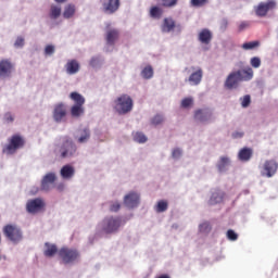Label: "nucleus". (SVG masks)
Returning <instances> with one entry per match:
<instances>
[{
    "instance_id": "obj_1",
    "label": "nucleus",
    "mask_w": 278,
    "mask_h": 278,
    "mask_svg": "<svg viewBox=\"0 0 278 278\" xmlns=\"http://www.w3.org/2000/svg\"><path fill=\"white\" fill-rule=\"evenodd\" d=\"M251 79H253V68L245 67L244 70L231 72L226 77L224 86L227 90H236L241 81H251Z\"/></svg>"
},
{
    "instance_id": "obj_2",
    "label": "nucleus",
    "mask_w": 278,
    "mask_h": 278,
    "mask_svg": "<svg viewBox=\"0 0 278 278\" xmlns=\"http://www.w3.org/2000/svg\"><path fill=\"white\" fill-rule=\"evenodd\" d=\"M114 110L117 114H129L134 110V99L127 93H123L114 100Z\"/></svg>"
},
{
    "instance_id": "obj_3",
    "label": "nucleus",
    "mask_w": 278,
    "mask_h": 278,
    "mask_svg": "<svg viewBox=\"0 0 278 278\" xmlns=\"http://www.w3.org/2000/svg\"><path fill=\"white\" fill-rule=\"evenodd\" d=\"M2 233L13 244L23 242V229L16 224H7L2 228Z\"/></svg>"
},
{
    "instance_id": "obj_4",
    "label": "nucleus",
    "mask_w": 278,
    "mask_h": 278,
    "mask_svg": "<svg viewBox=\"0 0 278 278\" xmlns=\"http://www.w3.org/2000/svg\"><path fill=\"white\" fill-rule=\"evenodd\" d=\"M8 144L3 148V153L8 155H14L18 149H23L25 147V139L21 137V135H13L9 140Z\"/></svg>"
},
{
    "instance_id": "obj_5",
    "label": "nucleus",
    "mask_w": 278,
    "mask_h": 278,
    "mask_svg": "<svg viewBox=\"0 0 278 278\" xmlns=\"http://www.w3.org/2000/svg\"><path fill=\"white\" fill-rule=\"evenodd\" d=\"M54 153H55L56 157H61L62 160H64L66 157H73V155H75V153H77V146H75V143L73 141L67 139L64 141L62 147L56 148L54 150Z\"/></svg>"
},
{
    "instance_id": "obj_6",
    "label": "nucleus",
    "mask_w": 278,
    "mask_h": 278,
    "mask_svg": "<svg viewBox=\"0 0 278 278\" xmlns=\"http://www.w3.org/2000/svg\"><path fill=\"white\" fill-rule=\"evenodd\" d=\"M59 257L62 260L63 264H73V262L79 260V251L63 247L59 250Z\"/></svg>"
},
{
    "instance_id": "obj_7",
    "label": "nucleus",
    "mask_w": 278,
    "mask_h": 278,
    "mask_svg": "<svg viewBox=\"0 0 278 278\" xmlns=\"http://www.w3.org/2000/svg\"><path fill=\"white\" fill-rule=\"evenodd\" d=\"M121 228V219L118 217H106L103 220L102 229L104 233H116Z\"/></svg>"
},
{
    "instance_id": "obj_8",
    "label": "nucleus",
    "mask_w": 278,
    "mask_h": 278,
    "mask_svg": "<svg viewBox=\"0 0 278 278\" xmlns=\"http://www.w3.org/2000/svg\"><path fill=\"white\" fill-rule=\"evenodd\" d=\"M278 170V163L275 160H267L262 166L261 175L262 177H275Z\"/></svg>"
},
{
    "instance_id": "obj_9",
    "label": "nucleus",
    "mask_w": 278,
    "mask_h": 278,
    "mask_svg": "<svg viewBox=\"0 0 278 278\" xmlns=\"http://www.w3.org/2000/svg\"><path fill=\"white\" fill-rule=\"evenodd\" d=\"M277 8V2L275 0H268L267 2H261L258 5L254 7V12L256 16L264 17L270 10Z\"/></svg>"
},
{
    "instance_id": "obj_10",
    "label": "nucleus",
    "mask_w": 278,
    "mask_h": 278,
    "mask_svg": "<svg viewBox=\"0 0 278 278\" xmlns=\"http://www.w3.org/2000/svg\"><path fill=\"white\" fill-rule=\"evenodd\" d=\"M161 29L164 34H170V31H175V29L181 31V24H177L173 17H165Z\"/></svg>"
},
{
    "instance_id": "obj_11",
    "label": "nucleus",
    "mask_w": 278,
    "mask_h": 278,
    "mask_svg": "<svg viewBox=\"0 0 278 278\" xmlns=\"http://www.w3.org/2000/svg\"><path fill=\"white\" fill-rule=\"evenodd\" d=\"M52 116L55 123H62L66 118V105L62 102L54 105Z\"/></svg>"
},
{
    "instance_id": "obj_12",
    "label": "nucleus",
    "mask_w": 278,
    "mask_h": 278,
    "mask_svg": "<svg viewBox=\"0 0 278 278\" xmlns=\"http://www.w3.org/2000/svg\"><path fill=\"white\" fill-rule=\"evenodd\" d=\"M103 12L105 14H114L118 12V8H121V0H104L102 2Z\"/></svg>"
},
{
    "instance_id": "obj_13",
    "label": "nucleus",
    "mask_w": 278,
    "mask_h": 278,
    "mask_svg": "<svg viewBox=\"0 0 278 278\" xmlns=\"http://www.w3.org/2000/svg\"><path fill=\"white\" fill-rule=\"evenodd\" d=\"M212 116H214V113L210 109H199L194 112V119L199 123H207L212 121Z\"/></svg>"
},
{
    "instance_id": "obj_14",
    "label": "nucleus",
    "mask_w": 278,
    "mask_h": 278,
    "mask_svg": "<svg viewBox=\"0 0 278 278\" xmlns=\"http://www.w3.org/2000/svg\"><path fill=\"white\" fill-rule=\"evenodd\" d=\"M45 207V202L41 199L29 200L26 204V210L28 214H36Z\"/></svg>"
},
{
    "instance_id": "obj_15",
    "label": "nucleus",
    "mask_w": 278,
    "mask_h": 278,
    "mask_svg": "<svg viewBox=\"0 0 278 278\" xmlns=\"http://www.w3.org/2000/svg\"><path fill=\"white\" fill-rule=\"evenodd\" d=\"M14 71V64L8 59L0 61V77H10Z\"/></svg>"
},
{
    "instance_id": "obj_16",
    "label": "nucleus",
    "mask_w": 278,
    "mask_h": 278,
    "mask_svg": "<svg viewBox=\"0 0 278 278\" xmlns=\"http://www.w3.org/2000/svg\"><path fill=\"white\" fill-rule=\"evenodd\" d=\"M140 203V195L136 192H130L124 198V205L126 207H138Z\"/></svg>"
},
{
    "instance_id": "obj_17",
    "label": "nucleus",
    "mask_w": 278,
    "mask_h": 278,
    "mask_svg": "<svg viewBox=\"0 0 278 278\" xmlns=\"http://www.w3.org/2000/svg\"><path fill=\"white\" fill-rule=\"evenodd\" d=\"M55 174L54 173H48L41 180V190H45L48 192V190H51V186L55 184Z\"/></svg>"
},
{
    "instance_id": "obj_18",
    "label": "nucleus",
    "mask_w": 278,
    "mask_h": 278,
    "mask_svg": "<svg viewBox=\"0 0 278 278\" xmlns=\"http://www.w3.org/2000/svg\"><path fill=\"white\" fill-rule=\"evenodd\" d=\"M212 30L207 28L200 30L198 34V40L201 42V45H210L212 42Z\"/></svg>"
},
{
    "instance_id": "obj_19",
    "label": "nucleus",
    "mask_w": 278,
    "mask_h": 278,
    "mask_svg": "<svg viewBox=\"0 0 278 278\" xmlns=\"http://www.w3.org/2000/svg\"><path fill=\"white\" fill-rule=\"evenodd\" d=\"M203 79V70L201 67H198L188 78V81L191 84V86H199L201 84V80Z\"/></svg>"
},
{
    "instance_id": "obj_20",
    "label": "nucleus",
    "mask_w": 278,
    "mask_h": 278,
    "mask_svg": "<svg viewBox=\"0 0 278 278\" xmlns=\"http://www.w3.org/2000/svg\"><path fill=\"white\" fill-rule=\"evenodd\" d=\"M225 199V192L220 191V189H215L212 192V195L208 200V205H217V203H223Z\"/></svg>"
},
{
    "instance_id": "obj_21",
    "label": "nucleus",
    "mask_w": 278,
    "mask_h": 278,
    "mask_svg": "<svg viewBox=\"0 0 278 278\" xmlns=\"http://www.w3.org/2000/svg\"><path fill=\"white\" fill-rule=\"evenodd\" d=\"M121 36V33L116 28H109L106 30V42L108 45H114L116 40H118V37Z\"/></svg>"
},
{
    "instance_id": "obj_22",
    "label": "nucleus",
    "mask_w": 278,
    "mask_h": 278,
    "mask_svg": "<svg viewBox=\"0 0 278 278\" xmlns=\"http://www.w3.org/2000/svg\"><path fill=\"white\" fill-rule=\"evenodd\" d=\"M67 75H75L79 73V62L77 60H70L65 64Z\"/></svg>"
},
{
    "instance_id": "obj_23",
    "label": "nucleus",
    "mask_w": 278,
    "mask_h": 278,
    "mask_svg": "<svg viewBox=\"0 0 278 278\" xmlns=\"http://www.w3.org/2000/svg\"><path fill=\"white\" fill-rule=\"evenodd\" d=\"M75 176V167L71 165H65L61 168V177L63 179H72Z\"/></svg>"
},
{
    "instance_id": "obj_24",
    "label": "nucleus",
    "mask_w": 278,
    "mask_h": 278,
    "mask_svg": "<svg viewBox=\"0 0 278 278\" xmlns=\"http://www.w3.org/2000/svg\"><path fill=\"white\" fill-rule=\"evenodd\" d=\"M60 16H62V7L56 5V4H51L49 17L52 21H56V18H60Z\"/></svg>"
},
{
    "instance_id": "obj_25",
    "label": "nucleus",
    "mask_w": 278,
    "mask_h": 278,
    "mask_svg": "<svg viewBox=\"0 0 278 278\" xmlns=\"http://www.w3.org/2000/svg\"><path fill=\"white\" fill-rule=\"evenodd\" d=\"M253 157V150L250 148H243L239 151V160L241 162H249Z\"/></svg>"
},
{
    "instance_id": "obj_26",
    "label": "nucleus",
    "mask_w": 278,
    "mask_h": 278,
    "mask_svg": "<svg viewBox=\"0 0 278 278\" xmlns=\"http://www.w3.org/2000/svg\"><path fill=\"white\" fill-rule=\"evenodd\" d=\"M55 253H58V245L46 243V250L43 251V255L46 257H53V255H55Z\"/></svg>"
},
{
    "instance_id": "obj_27",
    "label": "nucleus",
    "mask_w": 278,
    "mask_h": 278,
    "mask_svg": "<svg viewBox=\"0 0 278 278\" xmlns=\"http://www.w3.org/2000/svg\"><path fill=\"white\" fill-rule=\"evenodd\" d=\"M70 98L72 99V101H74V105L84 106V103H86V98H84V96H81L80 93L72 92Z\"/></svg>"
},
{
    "instance_id": "obj_28",
    "label": "nucleus",
    "mask_w": 278,
    "mask_h": 278,
    "mask_svg": "<svg viewBox=\"0 0 278 278\" xmlns=\"http://www.w3.org/2000/svg\"><path fill=\"white\" fill-rule=\"evenodd\" d=\"M84 112H85L84 106L74 104L71 108V116L73 118H79V116H84Z\"/></svg>"
},
{
    "instance_id": "obj_29",
    "label": "nucleus",
    "mask_w": 278,
    "mask_h": 278,
    "mask_svg": "<svg viewBox=\"0 0 278 278\" xmlns=\"http://www.w3.org/2000/svg\"><path fill=\"white\" fill-rule=\"evenodd\" d=\"M227 166H229V157L222 156L217 163V169L219 173H225L227 170Z\"/></svg>"
},
{
    "instance_id": "obj_30",
    "label": "nucleus",
    "mask_w": 278,
    "mask_h": 278,
    "mask_svg": "<svg viewBox=\"0 0 278 278\" xmlns=\"http://www.w3.org/2000/svg\"><path fill=\"white\" fill-rule=\"evenodd\" d=\"M164 14V10L157 5L151 7L150 9V16L151 18H162Z\"/></svg>"
},
{
    "instance_id": "obj_31",
    "label": "nucleus",
    "mask_w": 278,
    "mask_h": 278,
    "mask_svg": "<svg viewBox=\"0 0 278 278\" xmlns=\"http://www.w3.org/2000/svg\"><path fill=\"white\" fill-rule=\"evenodd\" d=\"M75 16V5L74 4H67L63 12V17L65 18H73Z\"/></svg>"
},
{
    "instance_id": "obj_32",
    "label": "nucleus",
    "mask_w": 278,
    "mask_h": 278,
    "mask_svg": "<svg viewBox=\"0 0 278 278\" xmlns=\"http://www.w3.org/2000/svg\"><path fill=\"white\" fill-rule=\"evenodd\" d=\"M80 138H78L79 144H84L87 140H90V130L88 128H85L83 130H79Z\"/></svg>"
},
{
    "instance_id": "obj_33",
    "label": "nucleus",
    "mask_w": 278,
    "mask_h": 278,
    "mask_svg": "<svg viewBox=\"0 0 278 278\" xmlns=\"http://www.w3.org/2000/svg\"><path fill=\"white\" fill-rule=\"evenodd\" d=\"M168 210V202L166 200H161L157 202L155 211L161 214L162 212H166Z\"/></svg>"
},
{
    "instance_id": "obj_34",
    "label": "nucleus",
    "mask_w": 278,
    "mask_h": 278,
    "mask_svg": "<svg viewBox=\"0 0 278 278\" xmlns=\"http://www.w3.org/2000/svg\"><path fill=\"white\" fill-rule=\"evenodd\" d=\"M141 76L143 79H151L153 77V67L151 65L146 66L141 72Z\"/></svg>"
},
{
    "instance_id": "obj_35",
    "label": "nucleus",
    "mask_w": 278,
    "mask_h": 278,
    "mask_svg": "<svg viewBox=\"0 0 278 278\" xmlns=\"http://www.w3.org/2000/svg\"><path fill=\"white\" fill-rule=\"evenodd\" d=\"M134 140H135V142H138L139 144H144V142H147L148 138L144 136L143 132L137 131L134 134Z\"/></svg>"
},
{
    "instance_id": "obj_36",
    "label": "nucleus",
    "mask_w": 278,
    "mask_h": 278,
    "mask_svg": "<svg viewBox=\"0 0 278 278\" xmlns=\"http://www.w3.org/2000/svg\"><path fill=\"white\" fill-rule=\"evenodd\" d=\"M257 47H260V41H250L241 46L244 51H251V49H257Z\"/></svg>"
},
{
    "instance_id": "obj_37",
    "label": "nucleus",
    "mask_w": 278,
    "mask_h": 278,
    "mask_svg": "<svg viewBox=\"0 0 278 278\" xmlns=\"http://www.w3.org/2000/svg\"><path fill=\"white\" fill-rule=\"evenodd\" d=\"M163 8H175L179 3V0H161Z\"/></svg>"
},
{
    "instance_id": "obj_38",
    "label": "nucleus",
    "mask_w": 278,
    "mask_h": 278,
    "mask_svg": "<svg viewBox=\"0 0 278 278\" xmlns=\"http://www.w3.org/2000/svg\"><path fill=\"white\" fill-rule=\"evenodd\" d=\"M210 0H191L190 1V4L193 7V8H203V5H206V3L208 2Z\"/></svg>"
},
{
    "instance_id": "obj_39",
    "label": "nucleus",
    "mask_w": 278,
    "mask_h": 278,
    "mask_svg": "<svg viewBox=\"0 0 278 278\" xmlns=\"http://www.w3.org/2000/svg\"><path fill=\"white\" fill-rule=\"evenodd\" d=\"M200 231L202 233H210V231H212V226H210V223L205 222L200 225Z\"/></svg>"
},
{
    "instance_id": "obj_40",
    "label": "nucleus",
    "mask_w": 278,
    "mask_h": 278,
    "mask_svg": "<svg viewBox=\"0 0 278 278\" xmlns=\"http://www.w3.org/2000/svg\"><path fill=\"white\" fill-rule=\"evenodd\" d=\"M250 64L253 66V68H260V66H262V60H260L257 56H254L251 59Z\"/></svg>"
},
{
    "instance_id": "obj_41",
    "label": "nucleus",
    "mask_w": 278,
    "mask_h": 278,
    "mask_svg": "<svg viewBox=\"0 0 278 278\" xmlns=\"http://www.w3.org/2000/svg\"><path fill=\"white\" fill-rule=\"evenodd\" d=\"M228 240H231L232 242H236V240H238V233H236V231L229 229L226 233Z\"/></svg>"
},
{
    "instance_id": "obj_42",
    "label": "nucleus",
    "mask_w": 278,
    "mask_h": 278,
    "mask_svg": "<svg viewBox=\"0 0 278 278\" xmlns=\"http://www.w3.org/2000/svg\"><path fill=\"white\" fill-rule=\"evenodd\" d=\"M55 53V46L53 45H48L45 48V55H53Z\"/></svg>"
},
{
    "instance_id": "obj_43",
    "label": "nucleus",
    "mask_w": 278,
    "mask_h": 278,
    "mask_svg": "<svg viewBox=\"0 0 278 278\" xmlns=\"http://www.w3.org/2000/svg\"><path fill=\"white\" fill-rule=\"evenodd\" d=\"M242 108H249L251 105V96L247 94L241 101Z\"/></svg>"
},
{
    "instance_id": "obj_44",
    "label": "nucleus",
    "mask_w": 278,
    "mask_h": 278,
    "mask_svg": "<svg viewBox=\"0 0 278 278\" xmlns=\"http://www.w3.org/2000/svg\"><path fill=\"white\" fill-rule=\"evenodd\" d=\"M164 123V117L162 115H156L152 118V125H162Z\"/></svg>"
},
{
    "instance_id": "obj_45",
    "label": "nucleus",
    "mask_w": 278,
    "mask_h": 278,
    "mask_svg": "<svg viewBox=\"0 0 278 278\" xmlns=\"http://www.w3.org/2000/svg\"><path fill=\"white\" fill-rule=\"evenodd\" d=\"M193 100L192 98H185L181 101V108H190V105H192Z\"/></svg>"
},
{
    "instance_id": "obj_46",
    "label": "nucleus",
    "mask_w": 278,
    "mask_h": 278,
    "mask_svg": "<svg viewBox=\"0 0 278 278\" xmlns=\"http://www.w3.org/2000/svg\"><path fill=\"white\" fill-rule=\"evenodd\" d=\"M251 27V23L249 22H241L239 24V31H244V29H249Z\"/></svg>"
},
{
    "instance_id": "obj_47",
    "label": "nucleus",
    "mask_w": 278,
    "mask_h": 278,
    "mask_svg": "<svg viewBox=\"0 0 278 278\" xmlns=\"http://www.w3.org/2000/svg\"><path fill=\"white\" fill-rule=\"evenodd\" d=\"M25 46V39L23 37H17V39L15 40L14 47H24Z\"/></svg>"
},
{
    "instance_id": "obj_48",
    "label": "nucleus",
    "mask_w": 278,
    "mask_h": 278,
    "mask_svg": "<svg viewBox=\"0 0 278 278\" xmlns=\"http://www.w3.org/2000/svg\"><path fill=\"white\" fill-rule=\"evenodd\" d=\"M4 121L5 123H14V116L12 115V113H5Z\"/></svg>"
},
{
    "instance_id": "obj_49",
    "label": "nucleus",
    "mask_w": 278,
    "mask_h": 278,
    "mask_svg": "<svg viewBox=\"0 0 278 278\" xmlns=\"http://www.w3.org/2000/svg\"><path fill=\"white\" fill-rule=\"evenodd\" d=\"M172 155L175 160H178V157L181 155V149L176 148L173 150Z\"/></svg>"
},
{
    "instance_id": "obj_50",
    "label": "nucleus",
    "mask_w": 278,
    "mask_h": 278,
    "mask_svg": "<svg viewBox=\"0 0 278 278\" xmlns=\"http://www.w3.org/2000/svg\"><path fill=\"white\" fill-rule=\"evenodd\" d=\"M118 210H121V203L118 202L113 203L110 207L111 212H118Z\"/></svg>"
},
{
    "instance_id": "obj_51",
    "label": "nucleus",
    "mask_w": 278,
    "mask_h": 278,
    "mask_svg": "<svg viewBox=\"0 0 278 278\" xmlns=\"http://www.w3.org/2000/svg\"><path fill=\"white\" fill-rule=\"evenodd\" d=\"M229 22L227 20H222L220 22V29H227Z\"/></svg>"
},
{
    "instance_id": "obj_52",
    "label": "nucleus",
    "mask_w": 278,
    "mask_h": 278,
    "mask_svg": "<svg viewBox=\"0 0 278 278\" xmlns=\"http://www.w3.org/2000/svg\"><path fill=\"white\" fill-rule=\"evenodd\" d=\"M244 136V132L236 131L232 134V138H242Z\"/></svg>"
},
{
    "instance_id": "obj_53",
    "label": "nucleus",
    "mask_w": 278,
    "mask_h": 278,
    "mask_svg": "<svg viewBox=\"0 0 278 278\" xmlns=\"http://www.w3.org/2000/svg\"><path fill=\"white\" fill-rule=\"evenodd\" d=\"M96 63H97V59H91L90 65H91V66H94Z\"/></svg>"
},
{
    "instance_id": "obj_54",
    "label": "nucleus",
    "mask_w": 278,
    "mask_h": 278,
    "mask_svg": "<svg viewBox=\"0 0 278 278\" xmlns=\"http://www.w3.org/2000/svg\"><path fill=\"white\" fill-rule=\"evenodd\" d=\"M56 3H66V0H54Z\"/></svg>"
},
{
    "instance_id": "obj_55",
    "label": "nucleus",
    "mask_w": 278,
    "mask_h": 278,
    "mask_svg": "<svg viewBox=\"0 0 278 278\" xmlns=\"http://www.w3.org/2000/svg\"><path fill=\"white\" fill-rule=\"evenodd\" d=\"M157 278H170V276H168V275H161Z\"/></svg>"
},
{
    "instance_id": "obj_56",
    "label": "nucleus",
    "mask_w": 278,
    "mask_h": 278,
    "mask_svg": "<svg viewBox=\"0 0 278 278\" xmlns=\"http://www.w3.org/2000/svg\"><path fill=\"white\" fill-rule=\"evenodd\" d=\"M191 71H197V68L195 67H191Z\"/></svg>"
}]
</instances>
